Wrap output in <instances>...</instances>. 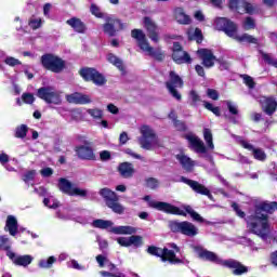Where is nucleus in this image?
<instances>
[{
  "mask_svg": "<svg viewBox=\"0 0 277 277\" xmlns=\"http://www.w3.org/2000/svg\"><path fill=\"white\" fill-rule=\"evenodd\" d=\"M93 228H102L106 229L109 228V233H114V235H135L137 233V228L133 226H115L114 227V222L111 221H106L102 219L94 220L92 222Z\"/></svg>",
  "mask_w": 277,
  "mask_h": 277,
  "instance_id": "nucleus-7",
  "label": "nucleus"
},
{
  "mask_svg": "<svg viewBox=\"0 0 277 277\" xmlns=\"http://www.w3.org/2000/svg\"><path fill=\"white\" fill-rule=\"evenodd\" d=\"M197 53L202 60V64L206 68H212V66L215 65V62L217 60L215 58V55H213V52H211V50L200 49L197 51Z\"/></svg>",
  "mask_w": 277,
  "mask_h": 277,
  "instance_id": "nucleus-20",
  "label": "nucleus"
},
{
  "mask_svg": "<svg viewBox=\"0 0 277 277\" xmlns=\"http://www.w3.org/2000/svg\"><path fill=\"white\" fill-rule=\"evenodd\" d=\"M146 185L149 189H157V187H159V182L151 177L147 180Z\"/></svg>",
  "mask_w": 277,
  "mask_h": 277,
  "instance_id": "nucleus-61",
  "label": "nucleus"
},
{
  "mask_svg": "<svg viewBox=\"0 0 277 277\" xmlns=\"http://www.w3.org/2000/svg\"><path fill=\"white\" fill-rule=\"evenodd\" d=\"M207 95L212 101H217V98H220V93H217V91L214 90V89H208L207 90Z\"/></svg>",
  "mask_w": 277,
  "mask_h": 277,
  "instance_id": "nucleus-58",
  "label": "nucleus"
},
{
  "mask_svg": "<svg viewBox=\"0 0 277 277\" xmlns=\"http://www.w3.org/2000/svg\"><path fill=\"white\" fill-rule=\"evenodd\" d=\"M106 206L108 209H111L114 213H118L119 215L124 213V207L118 202V199L107 201Z\"/></svg>",
  "mask_w": 277,
  "mask_h": 277,
  "instance_id": "nucleus-35",
  "label": "nucleus"
},
{
  "mask_svg": "<svg viewBox=\"0 0 277 277\" xmlns=\"http://www.w3.org/2000/svg\"><path fill=\"white\" fill-rule=\"evenodd\" d=\"M147 252L153 256H159L163 262L169 261V263H172L173 265L185 263V260L176 258V253L181 252V249L175 243H169L163 249L158 247H149Z\"/></svg>",
  "mask_w": 277,
  "mask_h": 277,
  "instance_id": "nucleus-4",
  "label": "nucleus"
},
{
  "mask_svg": "<svg viewBox=\"0 0 277 277\" xmlns=\"http://www.w3.org/2000/svg\"><path fill=\"white\" fill-rule=\"evenodd\" d=\"M56 217H58V220H74L79 224H85V220L79 216H75V213L68 210H63V212L62 211L56 212Z\"/></svg>",
  "mask_w": 277,
  "mask_h": 277,
  "instance_id": "nucleus-27",
  "label": "nucleus"
},
{
  "mask_svg": "<svg viewBox=\"0 0 277 277\" xmlns=\"http://www.w3.org/2000/svg\"><path fill=\"white\" fill-rule=\"evenodd\" d=\"M183 183H186V185H189L194 192L197 194H202L203 196H209L211 198V193L208 190L207 187L202 186L200 183L192 180H187L185 177H182Z\"/></svg>",
  "mask_w": 277,
  "mask_h": 277,
  "instance_id": "nucleus-25",
  "label": "nucleus"
},
{
  "mask_svg": "<svg viewBox=\"0 0 277 277\" xmlns=\"http://www.w3.org/2000/svg\"><path fill=\"white\" fill-rule=\"evenodd\" d=\"M117 243H119V246H122V248H131L129 237H119V238H117Z\"/></svg>",
  "mask_w": 277,
  "mask_h": 277,
  "instance_id": "nucleus-56",
  "label": "nucleus"
},
{
  "mask_svg": "<svg viewBox=\"0 0 277 277\" xmlns=\"http://www.w3.org/2000/svg\"><path fill=\"white\" fill-rule=\"evenodd\" d=\"M105 21L106 23L104 24L103 29L105 34H108V36H116L117 31H120V29H124V27H127V25H124L114 15H106Z\"/></svg>",
  "mask_w": 277,
  "mask_h": 277,
  "instance_id": "nucleus-14",
  "label": "nucleus"
},
{
  "mask_svg": "<svg viewBox=\"0 0 277 277\" xmlns=\"http://www.w3.org/2000/svg\"><path fill=\"white\" fill-rule=\"evenodd\" d=\"M137 47L141 49L142 53H144L145 55H148L149 57H155V60H163V52H161V49L153 48L148 42V39H145L140 43H137Z\"/></svg>",
  "mask_w": 277,
  "mask_h": 277,
  "instance_id": "nucleus-16",
  "label": "nucleus"
},
{
  "mask_svg": "<svg viewBox=\"0 0 277 277\" xmlns=\"http://www.w3.org/2000/svg\"><path fill=\"white\" fill-rule=\"evenodd\" d=\"M66 23L69 25V27H72L74 31H77L78 34H83L85 31V24H83V22L77 17H71L67 19Z\"/></svg>",
  "mask_w": 277,
  "mask_h": 277,
  "instance_id": "nucleus-32",
  "label": "nucleus"
},
{
  "mask_svg": "<svg viewBox=\"0 0 277 277\" xmlns=\"http://www.w3.org/2000/svg\"><path fill=\"white\" fill-rule=\"evenodd\" d=\"M140 133L141 137L138 138V143L144 150H155V148H161V146H163V142H161L160 137L155 133V130L149 126H142Z\"/></svg>",
  "mask_w": 277,
  "mask_h": 277,
  "instance_id": "nucleus-6",
  "label": "nucleus"
},
{
  "mask_svg": "<svg viewBox=\"0 0 277 277\" xmlns=\"http://www.w3.org/2000/svg\"><path fill=\"white\" fill-rule=\"evenodd\" d=\"M43 205H44V207H48L49 209H57V207H60V201H57V199H55V197L50 196V197L43 199Z\"/></svg>",
  "mask_w": 277,
  "mask_h": 277,
  "instance_id": "nucleus-42",
  "label": "nucleus"
},
{
  "mask_svg": "<svg viewBox=\"0 0 277 277\" xmlns=\"http://www.w3.org/2000/svg\"><path fill=\"white\" fill-rule=\"evenodd\" d=\"M175 159L181 163L182 168L186 170V172H192L194 168H196V161H194L189 156L185 155V153H180L175 155Z\"/></svg>",
  "mask_w": 277,
  "mask_h": 277,
  "instance_id": "nucleus-23",
  "label": "nucleus"
},
{
  "mask_svg": "<svg viewBox=\"0 0 277 277\" xmlns=\"http://www.w3.org/2000/svg\"><path fill=\"white\" fill-rule=\"evenodd\" d=\"M41 64L43 68L51 70V72H62V70L66 68V62L53 54H45L41 56Z\"/></svg>",
  "mask_w": 277,
  "mask_h": 277,
  "instance_id": "nucleus-9",
  "label": "nucleus"
},
{
  "mask_svg": "<svg viewBox=\"0 0 277 277\" xmlns=\"http://www.w3.org/2000/svg\"><path fill=\"white\" fill-rule=\"evenodd\" d=\"M214 26L219 31H224L228 38H233L235 31H237V25L226 17H217L214 21Z\"/></svg>",
  "mask_w": 277,
  "mask_h": 277,
  "instance_id": "nucleus-15",
  "label": "nucleus"
},
{
  "mask_svg": "<svg viewBox=\"0 0 277 277\" xmlns=\"http://www.w3.org/2000/svg\"><path fill=\"white\" fill-rule=\"evenodd\" d=\"M67 267H69L70 269H77L78 272H85L87 269V267L79 264L77 260H70L69 262H67Z\"/></svg>",
  "mask_w": 277,
  "mask_h": 277,
  "instance_id": "nucleus-49",
  "label": "nucleus"
},
{
  "mask_svg": "<svg viewBox=\"0 0 277 277\" xmlns=\"http://www.w3.org/2000/svg\"><path fill=\"white\" fill-rule=\"evenodd\" d=\"M262 57L267 64H271V66H275V68H277V60H273L272 55L262 53Z\"/></svg>",
  "mask_w": 277,
  "mask_h": 277,
  "instance_id": "nucleus-57",
  "label": "nucleus"
},
{
  "mask_svg": "<svg viewBox=\"0 0 277 277\" xmlns=\"http://www.w3.org/2000/svg\"><path fill=\"white\" fill-rule=\"evenodd\" d=\"M232 38L233 40H236V42H246L247 44H256V42H259L258 38H254L248 34L239 35L237 30H235Z\"/></svg>",
  "mask_w": 277,
  "mask_h": 277,
  "instance_id": "nucleus-30",
  "label": "nucleus"
},
{
  "mask_svg": "<svg viewBox=\"0 0 277 277\" xmlns=\"http://www.w3.org/2000/svg\"><path fill=\"white\" fill-rule=\"evenodd\" d=\"M76 153L79 157V159H87L88 161H92L96 159L94 156V150H92V147L90 145H80L76 147Z\"/></svg>",
  "mask_w": 277,
  "mask_h": 277,
  "instance_id": "nucleus-22",
  "label": "nucleus"
},
{
  "mask_svg": "<svg viewBox=\"0 0 277 277\" xmlns=\"http://www.w3.org/2000/svg\"><path fill=\"white\" fill-rule=\"evenodd\" d=\"M100 159H101V161H109V159H111V151H109V150L101 151Z\"/></svg>",
  "mask_w": 277,
  "mask_h": 277,
  "instance_id": "nucleus-60",
  "label": "nucleus"
},
{
  "mask_svg": "<svg viewBox=\"0 0 277 277\" xmlns=\"http://www.w3.org/2000/svg\"><path fill=\"white\" fill-rule=\"evenodd\" d=\"M143 200L148 202V206L151 207V209H157V211H163V213H171L172 215H183L184 217L188 213V215H190L195 222H205V219L194 211L190 206H184V210H181V208H177L171 203L151 200L150 196L148 195L145 196Z\"/></svg>",
  "mask_w": 277,
  "mask_h": 277,
  "instance_id": "nucleus-3",
  "label": "nucleus"
},
{
  "mask_svg": "<svg viewBox=\"0 0 277 277\" xmlns=\"http://www.w3.org/2000/svg\"><path fill=\"white\" fill-rule=\"evenodd\" d=\"M169 118H170L171 120H173V122H174V124H175V127H176V129H177L179 131H184V129H185V123H183V122H181V121H176V114H175L174 111H171V113L169 114Z\"/></svg>",
  "mask_w": 277,
  "mask_h": 277,
  "instance_id": "nucleus-50",
  "label": "nucleus"
},
{
  "mask_svg": "<svg viewBox=\"0 0 277 277\" xmlns=\"http://www.w3.org/2000/svg\"><path fill=\"white\" fill-rule=\"evenodd\" d=\"M172 58L176 64H190L192 57L185 51H175L172 54Z\"/></svg>",
  "mask_w": 277,
  "mask_h": 277,
  "instance_id": "nucleus-31",
  "label": "nucleus"
},
{
  "mask_svg": "<svg viewBox=\"0 0 277 277\" xmlns=\"http://www.w3.org/2000/svg\"><path fill=\"white\" fill-rule=\"evenodd\" d=\"M74 187L75 184L70 183V181L64 177L58 180V189L63 192V194H67V196H70Z\"/></svg>",
  "mask_w": 277,
  "mask_h": 277,
  "instance_id": "nucleus-33",
  "label": "nucleus"
},
{
  "mask_svg": "<svg viewBox=\"0 0 277 277\" xmlns=\"http://www.w3.org/2000/svg\"><path fill=\"white\" fill-rule=\"evenodd\" d=\"M96 262L98 263L100 267H107V269H110V272H113V269H116V265L111 264V262H109V260L105 255H97Z\"/></svg>",
  "mask_w": 277,
  "mask_h": 277,
  "instance_id": "nucleus-38",
  "label": "nucleus"
},
{
  "mask_svg": "<svg viewBox=\"0 0 277 277\" xmlns=\"http://www.w3.org/2000/svg\"><path fill=\"white\" fill-rule=\"evenodd\" d=\"M241 79H242L243 83L248 85V88L250 90H252V88H254L255 84H254V79H252V77H250L248 75H242Z\"/></svg>",
  "mask_w": 277,
  "mask_h": 277,
  "instance_id": "nucleus-54",
  "label": "nucleus"
},
{
  "mask_svg": "<svg viewBox=\"0 0 277 277\" xmlns=\"http://www.w3.org/2000/svg\"><path fill=\"white\" fill-rule=\"evenodd\" d=\"M42 17L32 16L30 17L28 25L30 29H40V27H42Z\"/></svg>",
  "mask_w": 277,
  "mask_h": 277,
  "instance_id": "nucleus-43",
  "label": "nucleus"
},
{
  "mask_svg": "<svg viewBox=\"0 0 277 277\" xmlns=\"http://www.w3.org/2000/svg\"><path fill=\"white\" fill-rule=\"evenodd\" d=\"M4 229L11 237H16V235H18V220H16V216L9 215L6 217Z\"/></svg>",
  "mask_w": 277,
  "mask_h": 277,
  "instance_id": "nucleus-24",
  "label": "nucleus"
},
{
  "mask_svg": "<svg viewBox=\"0 0 277 277\" xmlns=\"http://www.w3.org/2000/svg\"><path fill=\"white\" fill-rule=\"evenodd\" d=\"M229 9L235 10L238 14H254L256 5L246 0H229Z\"/></svg>",
  "mask_w": 277,
  "mask_h": 277,
  "instance_id": "nucleus-13",
  "label": "nucleus"
},
{
  "mask_svg": "<svg viewBox=\"0 0 277 277\" xmlns=\"http://www.w3.org/2000/svg\"><path fill=\"white\" fill-rule=\"evenodd\" d=\"M37 96L48 105H62V91H57L55 87L38 89Z\"/></svg>",
  "mask_w": 277,
  "mask_h": 277,
  "instance_id": "nucleus-8",
  "label": "nucleus"
},
{
  "mask_svg": "<svg viewBox=\"0 0 277 277\" xmlns=\"http://www.w3.org/2000/svg\"><path fill=\"white\" fill-rule=\"evenodd\" d=\"M260 103L262 105V109H264L265 114H267L268 116H272V114L276 111V100L272 97H261Z\"/></svg>",
  "mask_w": 277,
  "mask_h": 277,
  "instance_id": "nucleus-26",
  "label": "nucleus"
},
{
  "mask_svg": "<svg viewBox=\"0 0 277 277\" xmlns=\"http://www.w3.org/2000/svg\"><path fill=\"white\" fill-rule=\"evenodd\" d=\"M107 62H109V64H113V66H116V68H118V70H121V72L122 70H124V65L122 64V61L118 58V56L114 54H108Z\"/></svg>",
  "mask_w": 277,
  "mask_h": 277,
  "instance_id": "nucleus-39",
  "label": "nucleus"
},
{
  "mask_svg": "<svg viewBox=\"0 0 277 277\" xmlns=\"http://www.w3.org/2000/svg\"><path fill=\"white\" fill-rule=\"evenodd\" d=\"M119 173L123 179H131L133 174H135V169L133 168V164L130 162H122L119 168Z\"/></svg>",
  "mask_w": 277,
  "mask_h": 277,
  "instance_id": "nucleus-29",
  "label": "nucleus"
},
{
  "mask_svg": "<svg viewBox=\"0 0 277 277\" xmlns=\"http://www.w3.org/2000/svg\"><path fill=\"white\" fill-rule=\"evenodd\" d=\"M65 98L70 105H90L92 103V97L81 92L66 94Z\"/></svg>",
  "mask_w": 277,
  "mask_h": 277,
  "instance_id": "nucleus-17",
  "label": "nucleus"
},
{
  "mask_svg": "<svg viewBox=\"0 0 277 277\" xmlns=\"http://www.w3.org/2000/svg\"><path fill=\"white\" fill-rule=\"evenodd\" d=\"M22 101H24L26 105H32V103L36 101V97L31 93H24L22 95Z\"/></svg>",
  "mask_w": 277,
  "mask_h": 277,
  "instance_id": "nucleus-53",
  "label": "nucleus"
},
{
  "mask_svg": "<svg viewBox=\"0 0 277 277\" xmlns=\"http://www.w3.org/2000/svg\"><path fill=\"white\" fill-rule=\"evenodd\" d=\"M27 131H29V128L27 126L22 124L15 129V137H18L21 140L27 137Z\"/></svg>",
  "mask_w": 277,
  "mask_h": 277,
  "instance_id": "nucleus-44",
  "label": "nucleus"
},
{
  "mask_svg": "<svg viewBox=\"0 0 277 277\" xmlns=\"http://www.w3.org/2000/svg\"><path fill=\"white\" fill-rule=\"evenodd\" d=\"M10 248H12V241L10 238H8V236H0V250H4L6 252V256H9L12 263L19 267H29V265H31L34 256L29 254L18 255L10 250Z\"/></svg>",
  "mask_w": 277,
  "mask_h": 277,
  "instance_id": "nucleus-5",
  "label": "nucleus"
},
{
  "mask_svg": "<svg viewBox=\"0 0 277 277\" xmlns=\"http://www.w3.org/2000/svg\"><path fill=\"white\" fill-rule=\"evenodd\" d=\"M91 13L93 16H96V18H103V12H101V8L96 4H91Z\"/></svg>",
  "mask_w": 277,
  "mask_h": 277,
  "instance_id": "nucleus-55",
  "label": "nucleus"
},
{
  "mask_svg": "<svg viewBox=\"0 0 277 277\" xmlns=\"http://www.w3.org/2000/svg\"><path fill=\"white\" fill-rule=\"evenodd\" d=\"M228 110L234 115L237 116V114H239V110L237 109V105H235V103L233 102H226Z\"/></svg>",
  "mask_w": 277,
  "mask_h": 277,
  "instance_id": "nucleus-62",
  "label": "nucleus"
},
{
  "mask_svg": "<svg viewBox=\"0 0 277 277\" xmlns=\"http://www.w3.org/2000/svg\"><path fill=\"white\" fill-rule=\"evenodd\" d=\"M169 226L173 233H181L182 235H186V237H196L198 235V227L187 221H171Z\"/></svg>",
  "mask_w": 277,
  "mask_h": 277,
  "instance_id": "nucleus-10",
  "label": "nucleus"
},
{
  "mask_svg": "<svg viewBox=\"0 0 277 277\" xmlns=\"http://www.w3.org/2000/svg\"><path fill=\"white\" fill-rule=\"evenodd\" d=\"M80 75L84 81H92V83L98 87L107 83L105 76L94 68H83L80 70Z\"/></svg>",
  "mask_w": 277,
  "mask_h": 277,
  "instance_id": "nucleus-12",
  "label": "nucleus"
},
{
  "mask_svg": "<svg viewBox=\"0 0 277 277\" xmlns=\"http://www.w3.org/2000/svg\"><path fill=\"white\" fill-rule=\"evenodd\" d=\"M132 236H130V247L133 246L134 248H140L141 246H143L144 241L142 236H135L133 234H130Z\"/></svg>",
  "mask_w": 277,
  "mask_h": 277,
  "instance_id": "nucleus-48",
  "label": "nucleus"
},
{
  "mask_svg": "<svg viewBox=\"0 0 277 277\" xmlns=\"http://www.w3.org/2000/svg\"><path fill=\"white\" fill-rule=\"evenodd\" d=\"M40 173H41L42 176L48 177V176H51V175L53 174V169H51V168H44V169H42V170L40 171Z\"/></svg>",
  "mask_w": 277,
  "mask_h": 277,
  "instance_id": "nucleus-64",
  "label": "nucleus"
},
{
  "mask_svg": "<svg viewBox=\"0 0 277 277\" xmlns=\"http://www.w3.org/2000/svg\"><path fill=\"white\" fill-rule=\"evenodd\" d=\"M186 140L190 144V147L195 153H199L201 155H205L207 153V147L205 146V142L200 140V137L196 136L195 134H187Z\"/></svg>",
  "mask_w": 277,
  "mask_h": 277,
  "instance_id": "nucleus-19",
  "label": "nucleus"
},
{
  "mask_svg": "<svg viewBox=\"0 0 277 277\" xmlns=\"http://www.w3.org/2000/svg\"><path fill=\"white\" fill-rule=\"evenodd\" d=\"M277 202H261L255 207V212L247 220V226L251 233L263 239L269 235V220L267 213L276 211Z\"/></svg>",
  "mask_w": 277,
  "mask_h": 277,
  "instance_id": "nucleus-1",
  "label": "nucleus"
},
{
  "mask_svg": "<svg viewBox=\"0 0 277 277\" xmlns=\"http://www.w3.org/2000/svg\"><path fill=\"white\" fill-rule=\"evenodd\" d=\"M166 85L167 90L170 92L173 98H176V101H181V93L176 91V88H183V78H181V76H179V74H176L175 71L171 70L169 72V78L166 82Z\"/></svg>",
  "mask_w": 277,
  "mask_h": 277,
  "instance_id": "nucleus-11",
  "label": "nucleus"
},
{
  "mask_svg": "<svg viewBox=\"0 0 277 277\" xmlns=\"http://www.w3.org/2000/svg\"><path fill=\"white\" fill-rule=\"evenodd\" d=\"M203 138L208 146V150H213L215 148V145L213 144V134L209 129H203Z\"/></svg>",
  "mask_w": 277,
  "mask_h": 277,
  "instance_id": "nucleus-40",
  "label": "nucleus"
},
{
  "mask_svg": "<svg viewBox=\"0 0 277 277\" xmlns=\"http://www.w3.org/2000/svg\"><path fill=\"white\" fill-rule=\"evenodd\" d=\"M69 196H79L80 198H85L88 196V190L85 188H80L74 185Z\"/></svg>",
  "mask_w": 277,
  "mask_h": 277,
  "instance_id": "nucleus-46",
  "label": "nucleus"
},
{
  "mask_svg": "<svg viewBox=\"0 0 277 277\" xmlns=\"http://www.w3.org/2000/svg\"><path fill=\"white\" fill-rule=\"evenodd\" d=\"M54 263H57V258L51 255L47 259L39 260L38 267H40V269H51Z\"/></svg>",
  "mask_w": 277,
  "mask_h": 277,
  "instance_id": "nucleus-34",
  "label": "nucleus"
},
{
  "mask_svg": "<svg viewBox=\"0 0 277 277\" xmlns=\"http://www.w3.org/2000/svg\"><path fill=\"white\" fill-rule=\"evenodd\" d=\"M242 148H246L247 150H250L258 161H265L267 159V154L262 148L254 147L252 144L248 143L247 141L240 142Z\"/></svg>",
  "mask_w": 277,
  "mask_h": 277,
  "instance_id": "nucleus-21",
  "label": "nucleus"
},
{
  "mask_svg": "<svg viewBox=\"0 0 277 277\" xmlns=\"http://www.w3.org/2000/svg\"><path fill=\"white\" fill-rule=\"evenodd\" d=\"M87 114L95 120H101V118H103V110L101 108H89L87 109Z\"/></svg>",
  "mask_w": 277,
  "mask_h": 277,
  "instance_id": "nucleus-47",
  "label": "nucleus"
},
{
  "mask_svg": "<svg viewBox=\"0 0 277 277\" xmlns=\"http://www.w3.org/2000/svg\"><path fill=\"white\" fill-rule=\"evenodd\" d=\"M189 101L192 102V105H198L202 100L200 98V95L198 92L192 90L189 92Z\"/></svg>",
  "mask_w": 277,
  "mask_h": 277,
  "instance_id": "nucleus-51",
  "label": "nucleus"
},
{
  "mask_svg": "<svg viewBox=\"0 0 277 277\" xmlns=\"http://www.w3.org/2000/svg\"><path fill=\"white\" fill-rule=\"evenodd\" d=\"M255 26L256 24L254 23V19H252V17H247L242 24L243 29H246L247 31H249V29H254Z\"/></svg>",
  "mask_w": 277,
  "mask_h": 277,
  "instance_id": "nucleus-52",
  "label": "nucleus"
},
{
  "mask_svg": "<svg viewBox=\"0 0 277 277\" xmlns=\"http://www.w3.org/2000/svg\"><path fill=\"white\" fill-rule=\"evenodd\" d=\"M100 196L105 199L106 205L109 200H118V195L116 194V192L109 188H102L100 190Z\"/></svg>",
  "mask_w": 277,
  "mask_h": 277,
  "instance_id": "nucleus-36",
  "label": "nucleus"
},
{
  "mask_svg": "<svg viewBox=\"0 0 277 277\" xmlns=\"http://www.w3.org/2000/svg\"><path fill=\"white\" fill-rule=\"evenodd\" d=\"M36 176V171H28L24 174V183H29L30 181H34V177Z\"/></svg>",
  "mask_w": 277,
  "mask_h": 277,
  "instance_id": "nucleus-59",
  "label": "nucleus"
},
{
  "mask_svg": "<svg viewBox=\"0 0 277 277\" xmlns=\"http://www.w3.org/2000/svg\"><path fill=\"white\" fill-rule=\"evenodd\" d=\"M131 37L136 40L137 44L143 42V40H146V34H144V30L142 29H133L131 31Z\"/></svg>",
  "mask_w": 277,
  "mask_h": 277,
  "instance_id": "nucleus-41",
  "label": "nucleus"
},
{
  "mask_svg": "<svg viewBox=\"0 0 277 277\" xmlns=\"http://www.w3.org/2000/svg\"><path fill=\"white\" fill-rule=\"evenodd\" d=\"M174 16L175 21H177L180 25H189L192 23V18L185 13V10H183V8H176L174 10Z\"/></svg>",
  "mask_w": 277,
  "mask_h": 277,
  "instance_id": "nucleus-28",
  "label": "nucleus"
},
{
  "mask_svg": "<svg viewBox=\"0 0 277 277\" xmlns=\"http://www.w3.org/2000/svg\"><path fill=\"white\" fill-rule=\"evenodd\" d=\"M4 64H6V66H10L11 68H14V66H21L23 63L21 62V60L14 57V56H4Z\"/></svg>",
  "mask_w": 277,
  "mask_h": 277,
  "instance_id": "nucleus-45",
  "label": "nucleus"
},
{
  "mask_svg": "<svg viewBox=\"0 0 277 277\" xmlns=\"http://www.w3.org/2000/svg\"><path fill=\"white\" fill-rule=\"evenodd\" d=\"M188 39L196 40L198 44L202 42V31L198 28H190L187 31Z\"/></svg>",
  "mask_w": 277,
  "mask_h": 277,
  "instance_id": "nucleus-37",
  "label": "nucleus"
},
{
  "mask_svg": "<svg viewBox=\"0 0 277 277\" xmlns=\"http://www.w3.org/2000/svg\"><path fill=\"white\" fill-rule=\"evenodd\" d=\"M143 23L148 38H150L153 42H159V27L155 24V21L150 17H144Z\"/></svg>",
  "mask_w": 277,
  "mask_h": 277,
  "instance_id": "nucleus-18",
  "label": "nucleus"
},
{
  "mask_svg": "<svg viewBox=\"0 0 277 277\" xmlns=\"http://www.w3.org/2000/svg\"><path fill=\"white\" fill-rule=\"evenodd\" d=\"M126 155H129V157H132V159H142V157L140 156V154H136L135 151H133V149L131 148H127L124 150Z\"/></svg>",
  "mask_w": 277,
  "mask_h": 277,
  "instance_id": "nucleus-63",
  "label": "nucleus"
},
{
  "mask_svg": "<svg viewBox=\"0 0 277 277\" xmlns=\"http://www.w3.org/2000/svg\"><path fill=\"white\" fill-rule=\"evenodd\" d=\"M193 250L195 254L203 261H210V263H215V265L234 269V274H236V276H241V274H246L248 272V267L241 265L239 262L235 260H223L217 254L202 248L201 246H193Z\"/></svg>",
  "mask_w": 277,
  "mask_h": 277,
  "instance_id": "nucleus-2",
  "label": "nucleus"
}]
</instances>
